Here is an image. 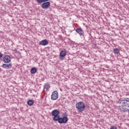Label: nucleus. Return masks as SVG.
<instances>
[{
    "label": "nucleus",
    "mask_w": 129,
    "mask_h": 129,
    "mask_svg": "<svg viewBox=\"0 0 129 129\" xmlns=\"http://www.w3.org/2000/svg\"><path fill=\"white\" fill-rule=\"evenodd\" d=\"M122 106H119V108L121 111H128L129 114V98H124L121 100L119 103Z\"/></svg>",
    "instance_id": "f257e3e1"
},
{
    "label": "nucleus",
    "mask_w": 129,
    "mask_h": 129,
    "mask_svg": "<svg viewBox=\"0 0 129 129\" xmlns=\"http://www.w3.org/2000/svg\"><path fill=\"white\" fill-rule=\"evenodd\" d=\"M51 114L53 121H57V119L60 116V111L58 109H54L51 111Z\"/></svg>",
    "instance_id": "f03ea898"
},
{
    "label": "nucleus",
    "mask_w": 129,
    "mask_h": 129,
    "mask_svg": "<svg viewBox=\"0 0 129 129\" xmlns=\"http://www.w3.org/2000/svg\"><path fill=\"white\" fill-rule=\"evenodd\" d=\"M76 108L79 112H82L85 109V104L83 102H79L76 104Z\"/></svg>",
    "instance_id": "7ed1b4c3"
},
{
    "label": "nucleus",
    "mask_w": 129,
    "mask_h": 129,
    "mask_svg": "<svg viewBox=\"0 0 129 129\" xmlns=\"http://www.w3.org/2000/svg\"><path fill=\"white\" fill-rule=\"evenodd\" d=\"M69 119L67 116L63 117H60L59 116L57 120H56V121H58V123L62 124V123H67V122H68Z\"/></svg>",
    "instance_id": "20e7f679"
},
{
    "label": "nucleus",
    "mask_w": 129,
    "mask_h": 129,
    "mask_svg": "<svg viewBox=\"0 0 129 129\" xmlns=\"http://www.w3.org/2000/svg\"><path fill=\"white\" fill-rule=\"evenodd\" d=\"M82 36L83 37L84 40H85L86 41H89V40L91 39L92 38L91 33H90L88 32L87 33H85L84 32V34L83 35H82Z\"/></svg>",
    "instance_id": "39448f33"
},
{
    "label": "nucleus",
    "mask_w": 129,
    "mask_h": 129,
    "mask_svg": "<svg viewBox=\"0 0 129 129\" xmlns=\"http://www.w3.org/2000/svg\"><path fill=\"white\" fill-rule=\"evenodd\" d=\"M41 7L43 10H47V9H49L51 7V3L50 2H42Z\"/></svg>",
    "instance_id": "423d86ee"
},
{
    "label": "nucleus",
    "mask_w": 129,
    "mask_h": 129,
    "mask_svg": "<svg viewBox=\"0 0 129 129\" xmlns=\"http://www.w3.org/2000/svg\"><path fill=\"white\" fill-rule=\"evenodd\" d=\"M58 96H59V94H58V91H54L52 92L51 95V100H57V99H58Z\"/></svg>",
    "instance_id": "0eeeda50"
},
{
    "label": "nucleus",
    "mask_w": 129,
    "mask_h": 129,
    "mask_svg": "<svg viewBox=\"0 0 129 129\" xmlns=\"http://www.w3.org/2000/svg\"><path fill=\"white\" fill-rule=\"evenodd\" d=\"M12 57L9 55H6L3 58V62L6 63H11L12 62Z\"/></svg>",
    "instance_id": "6e6552de"
},
{
    "label": "nucleus",
    "mask_w": 129,
    "mask_h": 129,
    "mask_svg": "<svg viewBox=\"0 0 129 129\" xmlns=\"http://www.w3.org/2000/svg\"><path fill=\"white\" fill-rule=\"evenodd\" d=\"M66 55H67V51L66 50H61L59 53V59L63 60Z\"/></svg>",
    "instance_id": "1a4fd4ad"
},
{
    "label": "nucleus",
    "mask_w": 129,
    "mask_h": 129,
    "mask_svg": "<svg viewBox=\"0 0 129 129\" xmlns=\"http://www.w3.org/2000/svg\"><path fill=\"white\" fill-rule=\"evenodd\" d=\"M12 67H13L12 63L9 62V63H3L2 64V68H4V69H11Z\"/></svg>",
    "instance_id": "9d476101"
},
{
    "label": "nucleus",
    "mask_w": 129,
    "mask_h": 129,
    "mask_svg": "<svg viewBox=\"0 0 129 129\" xmlns=\"http://www.w3.org/2000/svg\"><path fill=\"white\" fill-rule=\"evenodd\" d=\"M76 33H77V34H79V35L80 36H82L83 35V34H84V31H83V30H82V28H81V27H79L77 28L75 30Z\"/></svg>",
    "instance_id": "9b49d317"
},
{
    "label": "nucleus",
    "mask_w": 129,
    "mask_h": 129,
    "mask_svg": "<svg viewBox=\"0 0 129 129\" xmlns=\"http://www.w3.org/2000/svg\"><path fill=\"white\" fill-rule=\"evenodd\" d=\"M49 44V42L47 39H43L39 42V45H41V46H46Z\"/></svg>",
    "instance_id": "f8f14e48"
},
{
    "label": "nucleus",
    "mask_w": 129,
    "mask_h": 129,
    "mask_svg": "<svg viewBox=\"0 0 129 129\" xmlns=\"http://www.w3.org/2000/svg\"><path fill=\"white\" fill-rule=\"evenodd\" d=\"M37 68H32L30 70V73L31 74H36L37 73Z\"/></svg>",
    "instance_id": "ddd939ff"
},
{
    "label": "nucleus",
    "mask_w": 129,
    "mask_h": 129,
    "mask_svg": "<svg viewBox=\"0 0 129 129\" xmlns=\"http://www.w3.org/2000/svg\"><path fill=\"white\" fill-rule=\"evenodd\" d=\"M113 53H114V54L118 55V54H119V49H118V48H114L113 50Z\"/></svg>",
    "instance_id": "4468645a"
},
{
    "label": "nucleus",
    "mask_w": 129,
    "mask_h": 129,
    "mask_svg": "<svg viewBox=\"0 0 129 129\" xmlns=\"http://www.w3.org/2000/svg\"><path fill=\"white\" fill-rule=\"evenodd\" d=\"M33 100H29L27 101V104L29 105V106H32L34 104Z\"/></svg>",
    "instance_id": "2eb2a0df"
},
{
    "label": "nucleus",
    "mask_w": 129,
    "mask_h": 129,
    "mask_svg": "<svg viewBox=\"0 0 129 129\" xmlns=\"http://www.w3.org/2000/svg\"><path fill=\"white\" fill-rule=\"evenodd\" d=\"M44 89H46V90H48L49 89V88H50V85L49 84V83H46L43 87Z\"/></svg>",
    "instance_id": "dca6fc26"
},
{
    "label": "nucleus",
    "mask_w": 129,
    "mask_h": 129,
    "mask_svg": "<svg viewBox=\"0 0 129 129\" xmlns=\"http://www.w3.org/2000/svg\"><path fill=\"white\" fill-rule=\"evenodd\" d=\"M37 4H43V0H36Z\"/></svg>",
    "instance_id": "f3484780"
},
{
    "label": "nucleus",
    "mask_w": 129,
    "mask_h": 129,
    "mask_svg": "<svg viewBox=\"0 0 129 129\" xmlns=\"http://www.w3.org/2000/svg\"><path fill=\"white\" fill-rule=\"evenodd\" d=\"M110 129H117V127L114 125H112L110 127Z\"/></svg>",
    "instance_id": "a211bd4d"
},
{
    "label": "nucleus",
    "mask_w": 129,
    "mask_h": 129,
    "mask_svg": "<svg viewBox=\"0 0 129 129\" xmlns=\"http://www.w3.org/2000/svg\"><path fill=\"white\" fill-rule=\"evenodd\" d=\"M3 56H4V54H3V53H2L0 52V59H1V58H3Z\"/></svg>",
    "instance_id": "6ab92c4d"
},
{
    "label": "nucleus",
    "mask_w": 129,
    "mask_h": 129,
    "mask_svg": "<svg viewBox=\"0 0 129 129\" xmlns=\"http://www.w3.org/2000/svg\"><path fill=\"white\" fill-rule=\"evenodd\" d=\"M63 115H64L63 116H67V114H66V113H64L63 114Z\"/></svg>",
    "instance_id": "aec40b11"
},
{
    "label": "nucleus",
    "mask_w": 129,
    "mask_h": 129,
    "mask_svg": "<svg viewBox=\"0 0 129 129\" xmlns=\"http://www.w3.org/2000/svg\"><path fill=\"white\" fill-rule=\"evenodd\" d=\"M50 0H43V2H49Z\"/></svg>",
    "instance_id": "412c9836"
},
{
    "label": "nucleus",
    "mask_w": 129,
    "mask_h": 129,
    "mask_svg": "<svg viewBox=\"0 0 129 129\" xmlns=\"http://www.w3.org/2000/svg\"><path fill=\"white\" fill-rule=\"evenodd\" d=\"M70 33H72L73 31L71 30V31H70Z\"/></svg>",
    "instance_id": "4be33fe9"
},
{
    "label": "nucleus",
    "mask_w": 129,
    "mask_h": 129,
    "mask_svg": "<svg viewBox=\"0 0 129 129\" xmlns=\"http://www.w3.org/2000/svg\"><path fill=\"white\" fill-rule=\"evenodd\" d=\"M2 62V60H0V62Z\"/></svg>",
    "instance_id": "5701e85b"
}]
</instances>
